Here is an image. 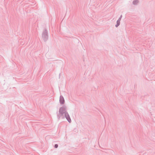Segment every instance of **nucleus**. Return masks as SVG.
Listing matches in <instances>:
<instances>
[{
    "instance_id": "4",
    "label": "nucleus",
    "mask_w": 155,
    "mask_h": 155,
    "mask_svg": "<svg viewBox=\"0 0 155 155\" xmlns=\"http://www.w3.org/2000/svg\"><path fill=\"white\" fill-rule=\"evenodd\" d=\"M120 19L118 20L117 21V24L116 25V27H117L118 26H119L120 24Z\"/></svg>"
},
{
    "instance_id": "5",
    "label": "nucleus",
    "mask_w": 155,
    "mask_h": 155,
    "mask_svg": "<svg viewBox=\"0 0 155 155\" xmlns=\"http://www.w3.org/2000/svg\"><path fill=\"white\" fill-rule=\"evenodd\" d=\"M138 2V1H134L133 2V3L134 4H136Z\"/></svg>"
},
{
    "instance_id": "2",
    "label": "nucleus",
    "mask_w": 155,
    "mask_h": 155,
    "mask_svg": "<svg viewBox=\"0 0 155 155\" xmlns=\"http://www.w3.org/2000/svg\"><path fill=\"white\" fill-rule=\"evenodd\" d=\"M65 115L66 118L67 119L69 123H70L71 122V120L68 113H65Z\"/></svg>"
},
{
    "instance_id": "6",
    "label": "nucleus",
    "mask_w": 155,
    "mask_h": 155,
    "mask_svg": "<svg viewBox=\"0 0 155 155\" xmlns=\"http://www.w3.org/2000/svg\"><path fill=\"white\" fill-rule=\"evenodd\" d=\"M58 147V145L57 144H56L55 145V147L56 148H57Z\"/></svg>"
},
{
    "instance_id": "1",
    "label": "nucleus",
    "mask_w": 155,
    "mask_h": 155,
    "mask_svg": "<svg viewBox=\"0 0 155 155\" xmlns=\"http://www.w3.org/2000/svg\"><path fill=\"white\" fill-rule=\"evenodd\" d=\"M59 112L60 114H61L62 115H63L64 113L65 114V113H66L65 108L64 107L60 108L59 110Z\"/></svg>"
},
{
    "instance_id": "3",
    "label": "nucleus",
    "mask_w": 155,
    "mask_h": 155,
    "mask_svg": "<svg viewBox=\"0 0 155 155\" xmlns=\"http://www.w3.org/2000/svg\"><path fill=\"white\" fill-rule=\"evenodd\" d=\"M60 102L61 104H63L64 102V98L62 97H60Z\"/></svg>"
}]
</instances>
